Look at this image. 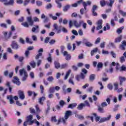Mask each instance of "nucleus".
<instances>
[{"label": "nucleus", "mask_w": 126, "mask_h": 126, "mask_svg": "<svg viewBox=\"0 0 126 126\" xmlns=\"http://www.w3.org/2000/svg\"><path fill=\"white\" fill-rule=\"evenodd\" d=\"M71 115H72V112H71V111L68 110L65 111L64 113V117L60 118L58 120V122L57 123V125H60V123H61V122L62 123H63V125H65L66 124V122L67 120L68 119L69 117L71 116Z\"/></svg>", "instance_id": "f257e3e1"}, {"label": "nucleus", "mask_w": 126, "mask_h": 126, "mask_svg": "<svg viewBox=\"0 0 126 126\" xmlns=\"http://www.w3.org/2000/svg\"><path fill=\"white\" fill-rule=\"evenodd\" d=\"M82 23H83V20H80L79 23L76 20H74L73 21L70 20L69 22V26L70 28H71L74 25L76 28H79L81 27V24H82Z\"/></svg>", "instance_id": "f03ea898"}, {"label": "nucleus", "mask_w": 126, "mask_h": 126, "mask_svg": "<svg viewBox=\"0 0 126 126\" xmlns=\"http://www.w3.org/2000/svg\"><path fill=\"white\" fill-rule=\"evenodd\" d=\"M27 20L28 23L29 24L30 26H33L34 22H39L40 20L37 17H33V20L32 19V16H29L27 17Z\"/></svg>", "instance_id": "7ed1b4c3"}, {"label": "nucleus", "mask_w": 126, "mask_h": 126, "mask_svg": "<svg viewBox=\"0 0 126 126\" xmlns=\"http://www.w3.org/2000/svg\"><path fill=\"white\" fill-rule=\"evenodd\" d=\"M92 3V2L89 0L87 1L86 2H83V6L84 7V8H82L80 10V12L82 15H83V14H84V11L87 10V5H91Z\"/></svg>", "instance_id": "20e7f679"}, {"label": "nucleus", "mask_w": 126, "mask_h": 126, "mask_svg": "<svg viewBox=\"0 0 126 126\" xmlns=\"http://www.w3.org/2000/svg\"><path fill=\"white\" fill-rule=\"evenodd\" d=\"M110 3H108L107 1H105V0H102L100 1V4L102 7L105 6L106 4L108 6H110V7H112L113 6V4L115 2V0H109Z\"/></svg>", "instance_id": "39448f33"}, {"label": "nucleus", "mask_w": 126, "mask_h": 126, "mask_svg": "<svg viewBox=\"0 0 126 126\" xmlns=\"http://www.w3.org/2000/svg\"><path fill=\"white\" fill-rule=\"evenodd\" d=\"M33 115H30L26 117V121L24 123V126H27V123H29V125H33L34 121L32 120Z\"/></svg>", "instance_id": "423d86ee"}, {"label": "nucleus", "mask_w": 126, "mask_h": 126, "mask_svg": "<svg viewBox=\"0 0 126 126\" xmlns=\"http://www.w3.org/2000/svg\"><path fill=\"white\" fill-rule=\"evenodd\" d=\"M19 73L20 75L21 76H23V79H22V81H26V79H27V78L28 77V74H27V72H26V71H25V69H22L19 70Z\"/></svg>", "instance_id": "0eeeda50"}, {"label": "nucleus", "mask_w": 126, "mask_h": 126, "mask_svg": "<svg viewBox=\"0 0 126 126\" xmlns=\"http://www.w3.org/2000/svg\"><path fill=\"white\" fill-rule=\"evenodd\" d=\"M1 2H3L4 5H11V6H13V4H14V0H9L8 1L7 0H0Z\"/></svg>", "instance_id": "6e6552de"}, {"label": "nucleus", "mask_w": 126, "mask_h": 126, "mask_svg": "<svg viewBox=\"0 0 126 126\" xmlns=\"http://www.w3.org/2000/svg\"><path fill=\"white\" fill-rule=\"evenodd\" d=\"M11 47L12 49H13L14 50H17L18 49H19V45H18L17 42L15 41H12Z\"/></svg>", "instance_id": "1a4fd4ad"}, {"label": "nucleus", "mask_w": 126, "mask_h": 126, "mask_svg": "<svg viewBox=\"0 0 126 126\" xmlns=\"http://www.w3.org/2000/svg\"><path fill=\"white\" fill-rule=\"evenodd\" d=\"M3 34L4 35V38L5 40H8L10 37H11V35H12V32H10L9 33L7 34V32H3Z\"/></svg>", "instance_id": "9d476101"}, {"label": "nucleus", "mask_w": 126, "mask_h": 126, "mask_svg": "<svg viewBox=\"0 0 126 126\" xmlns=\"http://www.w3.org/2000/svg\"><path fill=\"white\" fill-rule=\"evenodd\" d=\"M53 27L54 28V30H56L57 34H60L61 33V31H62V29H61V27H59L58 24L55 23L53 25Z\"/></svg>", "instance_id": "9b49d317"}, {"label": "nucleus", "mask_w": 126, "mask_h": 126, "mask_svg": "<svg viewBox=\"0 0 126 126\" xmlns=\"http://www.w3.org/2000/svg\"><path fill=\"white\" fill-rule=\"evenodd\" d=\"M111 118H112L111 115H109L107 117L102 118L100 119L99 123H105V122H108V121H110V120H111Z\"/></svg>", "instance_id": "f8f14e48"}, {"label": "nucleus", "mask_w": 126, "mask_h": 126, "mask_svg": "<svg viewBox=\"0 0 126 126\" xmlns=\"http://www.w3.org/2000/svg\"><path fill=\"white\" fill-rule=\"evenodd\" d=\"M43 52H44V49H43V48H40L38 50V54L35 56V60H39L40 57L43 56Z\"/></svg>", "instance_id": "ddd939ff"}, {"label": "nucleus", "mask_w": 126, "mask_h": 126, "mask_svg": "<svg viewBox=\"0 0 126 126\" xmlns=\"http://www.w3.org/2000/svg\"><path fill=\"white\" fill-rule=\"evenodd\" d=\"M103 23V20H99L97 22V27L96 28V30H100V29H102V28L103 26H102V24Z\"/></svg>", "instance_id": "4468645a"}, {"label": "nucleus", "mask_w": 126, "mask_h": 126, "mask_svg": "<svg viewBox=\"0 0 126 126\" xmlns=\"http://www.w3.org/2000/svg\"><path fill=\"white\" fill-rule=\"evenodd\" d=\"M18 94L20 99L21 100H24V99H25V95L24 94V92L21 91H19Z\"/></svg>", "instance_id": "2eb2a0df"}, {"label": "nucleus", "mask_w": 126, "mask_h": 126, "mask_svg": "<svg viewBox=\"0 0 126 126\" xmlns=\"http://www.w3.org/2000/svg\"><path fill=\"white\" fill-rule=\"evenodd\" d=\"M63 56H66L65 60L66 61H69V60H70V59H71V56H70V55L68 54V53L66 51H64L63 53Z\"/></svg>", "instance_id": "dca6fc26"}, {"label": "nucleus", "mask_w": 126, "mask_h": 126, "mask_svg": "<svg viewBox=\"0 0 126 126\" xmlns=\"http://www.w3.org/2000/svg\"><path fill=\"white\" fill-rule=\"evenodd\" d=\"M7 100H9L10 102V104L12 105L13 103H14V101L13 100V96L12 95H9L7 96Z\"/></svg>", "instance_id": "f3484780"}, {"label": "nucleus", "mask_w": 126, "mask_h": 126, "mask_svg": "<svg viewBox=\"0 0 126 126\" xmlns=\"http://www.w3.org/2000/svg\"><path fill=\"white\" fill-rule=\"evenodd\" d=\"M34 49V47L33 46H30L28 48V50L25 52V56L26 57H28V56H29V51H32V50H33Z\"/></svg>", "instance_id": "a211bd4d"}, {"label": "nucleus", "mask_w": 126, "mask_h": 126, "mask_svg": "<svg viewBox=\"0 0 126 126\" xmlns=\"http://www.w3.org/2000/svg\"><path fill=\"white\" fill-rule=\"evenodd\" d=\"M38 29H39V26H34L32 29V31L33 33H39V31H38Z\"/></svg>", "instance_id": "6ab92c4d"}, {"label": "nucleus", "mask_w": 126, "mask_h": 126, "mask_svg": "<svg viewBox=\"0 0 126 126\" xmlns=\"http://www.w3.org/2000/svg\"><path fill=\"white\" fill-rule=\"evenodd\" d=\"M125 46H126V41L124 40L122 42V44L120 45V48L121 50H126V47H125Z\"/></svg>", "instance_id": "aec40b11"}, {"label": "nucleus", "mask_w": 126, "mask_h": 126, "mask_svg": "<svg viewBox=\"0 0 126 126\" xmlns=\"http://www.w3.org/2000/svg\"><path fill=\"white\" fill-rule=\"evenodd\" d=\"M13 82L18 86L20 85V81H19V79L17 77L14 78V79L13 80Z\"/></svg>", "instance_id": "412c9836"}, {"label": "nucleus", "mask_w": 126, "mask_h": 126, "mask_svg": "<svg viewBox=\"0 0 126 126\" xmlns=\"http://www.w3.org/2000/svg\"><path fill=\"white\" fill-rule=\"evenodd\" d=\"M122 39H123V36L119 35L115 38L114 42L115 43H120L122 41Z\"/></svg>", "instance_id": "4be33fe9"}, {"label": "nucleus", "mask_w": 126, "mask_h": 126, "mask_svg": "<svg viewBox=\"0 0 126 126\" xmlns=\"http://www.w3.org/2000/svg\"><path fill=\"white\" fill-rule=\"evenodd\" d=\"M6 86L9 88V91L10 93H11V91L12 90L13 86L10 85V82H7V83H6Z\"/></svg>", "instance_id": "5701e85b"}, {"label": "nucleus", "mask_w": 126, "mask_h": 126, "mask_svg": "<svg viewBox=\"0 0 126 126\" xmlns=\"http://www.w3.org/2000/svg\"><path fill=\"white\" fill-rule=\"evenodd\" d=\"M70 8V5L67 4L63 6V11L64 12H66L67 10H68Z\"/></svg>", "instance_id": "b1692460"}, {"label": "nucleus", "mask_w": 126, "mask_h": 126, "mask_svg": "<svg viewBox=\"0 0 126 126\" xmlns=\"http://www.w3.org/2000/svg\"><path fill=\"white\" fill-rule=\"evenodd\" d=\"M119 80L120 81V85H123V82L126 81V78L125 77L120 76L119 77Z\"/></svg>", "instance_id": "393cba45"}, {"label": "nucleus", "mask_w": 126, "mask_h": 126, "mask_svg": "<svg viewBox=\"0 0 126 126\" xmlns=\"http://www.w3.org/2000/svg\"><path fill=\"white\" fill-rule=\"evenodd\" d=\"M77 106V104H76V103H72L69 104L67 108L68 109H69V108L73 109V108H75V107H76Z\"/></svg>", "instance_id": "a878e982"}, {"label": "nucleus", "mask_w": 126, "mask_h": 126, "mask_svg": "<svg viewBox=\"0 0 126 126\" xmlns=\"http://www.w3.org/2000/svg\"><path fill=\"white\" fill-rule=\"evenodd\" d=\"M46 100V97L45 96H42L38 99V102L40 105H43L44 104L43 103V101H45Z\"/></svg>", "instance_id": "bb28decb"}, {"label": "nucleus", "mask_w": 126, "mask_h": 126, "mask_svg": "<svg viewBox=\"0 0 126 126\" xmlns=\"http://www.w3.org/2000/svg\"><path fill=\"white\" fill-rule=\"evenodd\" d=\"M70 72H71V70L69 69L66 73V74L64 77V80H66L68 78V77L69 76V74H70Z\"/></svg>", "instance_id": "cd10ccee"}, {"label": "nucleus", "mask_w": 126, "mask_h": 126, "mask_svg": "<svg viewBox=\"0 0 126 126\" xmlns=\"http://www.w3.org/2000/svg\"><path fill=\"white\" fill-rule=\"evenodd\" d=\"M47 61L48 62V63H52L53 62L52 54H51L50 53L49 54V57L47 58Z\"/></svg>", "instance_id": "c85d7f7f"}, {"label": "nucleus", "mask_w": 126, "mask_h": 126, "mask_svg": "<svg viewBox=\"0 0 126 126\" xmlns=\"http://www.w3.org/2000/svg\"><path fill=\"white\" fill-rule=\"evenodd\" d=\"M92 115L94 116V117H95L96 122H99V121H100L101 117L100 116H97V114L96 113H93Z\"/></svg>", "instance_id": "c756f323"}, {"label": "nucleus", "mask_w": 126, "mask_h": 126, "mask_svg": "<svg viewBox=\"0 0 126 126\" xmlns=\"http://www.w3.org/2000/svg\"><path fill=\"white\" fill-rule=\"evenodd\" d=\"M54 64H55V68H57V69H58V68H61V65L60 64V63L57 61H55Z\"/></svg>", "instance_id": "7c9ffc66"}, {"label": "nucleus", "mask_w": 126, "mask_h": 126, "mask_svg": "<svg viewBox=\"0 0 126 126\" xmlns=\"http://www.w3.org/2000/svg\"><path fill=\"white\" fill-rule=\"evenodd\" d=\"M84 107H85V104L81 103L80 104H79L78 106L77 109H78V110H82V109H83V108H84Z\"/></svg>", "instance_id": "2f4dec72"}, {"label": "nucleus", "mask_w": 126, "mask_h": 126, "mask_svg": "<svg viewBox=\"0 0 126 126\" xmlns=\"http://www.w3.org/2000/svg\"><path fill=\"white\" fill-rule=\"evenodd\" d=\"M55 2L57 4V7H58V8H62L63 5H62V3H61L60 1L56 0Z\"/></svg>", "instance_id": "473e14b6"}, {"label": "nucleus", "mask_w": 126, "mask_h": 126, "mask_svg": "<svg viewBox=\"0 0 126 126\" xmlns=\"http://www.w3.org/2000/svg\"><path fill=\"white\" fill-rule=\"evenodd\" d=\"M98 111L99 113L103 114L105 113V111L104 110V108L101 106H98Z\"/></svg>", "instance_id": "72a5a7b5"}, {"label": "nucleus", "mask_w": 126, "mask_h": 126, "mask_svg": "<svg viewBox=\"0 0 126 126\" xmlns=\"http://www.w3.org/2000/svg\"><path fill=\"white\" fill-rule=\"evenodd\" d=\"M97 52H98V48H95L94 49V50H92L91 52V56H94V54H95V53H97Z\"/></svg>", "instance_id": "f704fd0d"}, {"label": "nucleus", "mask_w": 126, "mask_h": 126, "mask_svg": "<svg viewBox=\"0 0 126 126\" xmlns=\"http://www.w3.org/2000/svg\"><path fill=\"white\" fill-rule=\"evenodd\" d=\"M30 64L31 65V66L32 67V68H35L36 67V63L34 61H32Z\"/></svg>", "instance_id": "c9c22d12"}, {"label": "nucleus", "mask_w": 126, "mask_h": 126, "mask_svg": "<svg viewBox=\"0 0 126 126\" xmlns=\"http://www.w3.org/2000/svg\"><path fill=\"white\" fill-rule=\"evenodd\" d=\"M101 106L102 108H105V107H108V104L106 101H103L101 103Z\"/></svg>", "instance_id": "e433bc0d"}, {"label": "nucleus", "mask_w": 126, "mask_h": 126, "mask_svg": "<svg viewBox=\"0 0 126 126\" xmlns=\"http://www.w3.org/2000/svg\"><path fill=\"white\" fill-rule=\"evenodd\" d=\"M68 83L69 84H71L72 85H74V82H73V78L70 77L68 80Z\"/></svg>", "instance_id": "4c0bfd02"}, {"label": "nucleus", "mask_w": 126, "mask_h": 126, "mask_svg": "<svg viewBox=\"0 0 126 126\" xmlns=\"http://www.w3.org/2000/svg\"><path fill=\"white\" fill-rule=\"evenodd\" d=\"M26 41L28 44H33V41L31 40H30V38L29 37H26Z\"/></svg>", "instance_id": "58836bf2"}, {"label": "nucleus", "mask_w": 126, "mask_h": 126, "mask_svg": "<svg viewBox=\"0 0 126 126\" xmlns=\"http://www.w3.org/2000/svg\"><path fill=\"white\" fill-rule=\"evenodd\" d=\"M110 24L113 27L116 26V23H115V20H114V19H111L110 21Z\"/></svg>", "instance_id": "ea45409f"}, {"label": "nucleus", "mask_w": 126, "mask_h": 126, "mask_svg": "<svg viewBox=\"0 0 126 126\" xmlns=\"http://www.w3.org/2000/svg\"><path fill=\"white\" fill-rule=\"evenodd\" d=\"M49 93H55V88L54 87H50L48 91Z\"/></svg>", "instance_id": "a19ab883"}, {"label": "nucleus", "mask_w": 126, "mask_h": 126, "mask_svg": "<svg viewBox=\"0 0 126 126\" xmlns=\"http://www.w3.org/2000/svg\"><path fill=\"white\" fill-rule=\"evenodd\" d=\"M97 68H102L103 67V63L102 62H99L97 64Z\"/></svg>", "instance_id": "79ce46f5"}, {"label": "nucleus", "mask_w": 126, "mask_h": 126, "mask_svg": "<svg viewBox=\"0 0 126 126\" xmlns=\"http://www.w3.org/2000/svg\"><path fill=\"white\" fill-rule=\"evenodd\" d=\"M89 79L91 81H93L94 79H95V75L94 74H92L90 76Z\"/></svg>", "instance_id": "37998d69"}, {"label": "nucleus", "mask_w": 126, "mask_h": 126, "mask_svg": "<svg viewBox=\"0 0 126 126\" xmlns=\"http://www.w3.org/2000/svg\"><path fill=\"white\" fill-rule=\"evenodd\" d=\"M67 65H68V64L67 63L63 64L61 65H60V68H65V67H67Z\"/></svg>", "instance_id": "c03bdc74"}, {"label": "nucleus", "mask_w": 126, "mask_h": 126, "mask_svg": "<svg viewBox=\"0 0 126 126\" xmlns=\"http://www.w3.org/2000/svg\"><path fill=\"white\" fill-rule=\"evenodd\" d=\"M22 25H23V26H24V27H26L27 28H28V27H29V26H30L29 25V23L28 24V23H27V22L23 23L22 24Z\"/></svg>", "instance_id": "a18cd8bd"}, {"label": "nucleus", "mask_w": 126, "mask_h": 126, "mask_svg": "<svg viewBox=\"0 0 126 126\" xmlns=\"http://www.w3.org/2000/svg\"><path fill=\"white\" fill-rule=\"evenodd\" d=\"M85 44L86 45V47H92V46H93V44L92 43H91L90 42H87L86 43H85Z\"/></svg>", "instance_id": "49530a36"}, {"label": "nucleus", "mask_w": 126, "mask_h": 126, "mask_svg": "<svg viewBox=\"0 0 126 126\" xmlns=\"http://www.w3.org/2000/svg\"><path fill=\"white\" fill-rule=\"evenodd\" d=\"M36 2V5H37V6H41L43 4V2L40 0H37Z\"/></svg>", "instance_id": "de8ad7c7"}, {"label": "nucleus", "mask_w": 126, "mask_h": 126, "mask_svg": "<svg viewBox=\"0 0 126 126\" xmlns=\"http://www.w3.org/2000/svg\"><path fill=\"white\" fill-rule=\"evenodd\" d=\"M47 81L49 82H53L54 81V77L53 76H50L48 78H47Z\"/></svg>", "instance_id": "09e8293b"}, {"label": "nucleus", "mask_w": 126, "mask_h": 126, "mask_svg": "<svg viewBox=\"0 0 126 126\" xmlns=\"http://www.w3.org/2000/svg\"><path fill=\"white\" fill-rule=\"evenodd\" d=\"M19 43H20L21 44H22L23 45H24V44H25V40H24V39H23V38L21 37L19 38Z\"/></svg>", "instance_id": "8fccbe9b"}, {"label": "nucleus", "mask_w": 126, "mask_h": 126, "mask_svg": "<svg viewBox=\"0 0 126 126\" xmlns=\"http://www.w3.org/2000/svg\"><path fill=\"white\" fill-rule=\"evenodd\" d=\"M79 35V36H83V31H82V29H80L78 30V35Z\"/></svg>", "instance_id": "3c124183"}, {"label": "nucleus", "mask_w": 126, "mask_h": 126, "mask_svg": "<svg viewBox=\"0 0 126 126\" xmlns=\"http://www.w3.org/2000/svg\"><path fill=\"white\" fill-rule=\"evenodd\" d=\"M110 54H111V56H112V58H113V59H116L117 58L116 53H115V52H114V51H111Z\"/></svg>", "instance_id": "603ef678"}, {"label": "nucleus", "mask_w": 126, "mask_h": 126, "mask_svg": "<svg viewBox=\"0 0 126 126\" xmlns=\"http://www.w3.org/2000/svg\"><path fill=\"white\" fill-rule=\"evenodd\" d=\"M126 67L125 66V65H123L121 67L120 71H126Z\"/></svg>", "instance_id": "864d4df0"}, {"label": "nucleus", "mask_w": 126, "mask_h": 126, "mask_svg": "<svg viewBox=\"0 0 126 126\" xmlns=\"http://www.w3.org/2000/svg\"><path fill=\"white\" fill-rule=\"evenodd\" d=\"M45 7H46V9H51V8L53 7V5H52V4H51V3H49L48 4H47L46 6Z\"/></svg>", "instance_id": "5fc2aeb1"}, {"label": "nucleus", "mask_w": 126, "mask_h": 126, "mask_svg": "<svg viewBox=\"0 0 126 126\" xmlns=\"http://www.w3.org/2000/svg\"><path fill=\"white\" fill-rule=\"evenodd\" d=\"M0 27H2L3 28H7V25L5 23H1L0 24Z\"/></svg>", "instance_id": "6e6d98bb"}, {"label": "nucleus", "mask_w": 126, "mask_h": 126, "mask_svg": "<svg viewBox=\"0 0 126 126\" xmlns=\"http://www.w3.org/2000/svg\"><path fill=\"white\" fill-rule=\"evenodd\" d=\"M72 33L73 34V35H75V36H78V32H77V31L75 30H72Z\"/></svg>", "instance_id": "4d7b16f0"}, {"label": "nucleus", "mask_w": 126, "mask_h": 126, "mask_svg": "<svg viewBox=\"0 0 126 126\" xmlns=\"http://www.w3.org/2000/svg\"><path fill=\"white\" fill-rule=\"evenodd\" d=\"M123 29H124V27H121V28L118 29L117 31V33H118V34H121L122 32Z\"/></svg>", "instance_id": "13d9d810"}, {"label": "nucleus", "mask_w": 126, "mask_h": 126, "mask_svg": "<svg viewBox=\"0 0 126 126\" xmlns=\"http://www.w3.org/2000/svg\"><path fill=\"white\" fill-rule=\"evenodd\" d=\"M47 106V109L45 111L46 114H48L50 110L51 109V106L50 105V104H48Z\"/></svg>", "instance_id": "bf43d9fd"}, {"label": "nucleus", "mask_w": 126, "mask_h": 126, "mask_svg": "<svg viewBox=\"0 0 126 126\" xmlns=\"http://www.w3.org/2000/svg\"><path fill=\"white\" fill-rule=\"evenodd\" d=\"M49 17L52 18L53 20H57L58 19V17L53 16L52 14H49Z\"/></svg>", "instance_id": "052dcab7"}, {"label": "nucleus", "mask_w": 126, "mask_h": 126, "mask_svg": "<svg viewBox=\"0 0 126 126\" xmlns=\"http://www.w3.org/2000/svg\"><path fill=\"white\" fill-rule=\"evenodd\" d=\"M65 104V103L64 102V101L63 100H61L59 102V105L60 106H61V107H63V105Z\"/></svg>", "instance_id": "680f3d73"}, {"label": "nucleus", "mask_w": 126, "mask_h": 126, "mask_svg": "<svg viewBox=\"0 0 126 126\" xmlns=\"http://www.w3.org/2000/svg\"><path fill=\"white\" fill-rule=\"evenodd\" d=\"M105 45H106V43L105 42H103L100 43V46L101 49H104L105 48Z\"/></svg>", "instance_id": "e2e57ef3"}, {"label": "nucleus", "mask_w": 126, "mask_h": 126, "mask_svg": "<svg viewBox=\"0 0 126 126\" xmlns=\"http://www.w3.org/2000/svg\"><path fill=\"white\" fill-rule=\"evenodd\" d=\"M97 7H98V6H97V5H94L93 6V8H92V11H95V10H97Z\"/></svg>", "instance_id": "0e129e2a"}, {"label": "nucleus", "mask_w": 126, "mask_h": 126, "mask_svg": "<svg viewBox=\"0 0 126 126\" xmlns=\"http://www.w3.org/2000/svg\"><path fill=\"white\" fill-rule=\"evenodd\" d=\"M101 42V38L98 37L95 40L94 44H99Z\"/></svg>", "instance_id": "69168bd1"}, {"label": "nucleus", "mask_w": 126, "mask_h": 126, "mask_svg": "<svg viewBox=\"0 0 126 126\" xmlns=\"http://www.w3.org/2000/svg\"><path fill=\"white\" fill-rule=\"evenodd\" d=\"M107 87L109 90H112L113 89V84H108Z\"/></svg>", "instance_id": "338daca9"}, {"label": "nucleus", "mask_w": 126, "mask_h": 126, "mask_svg": "<svg viewBox=\"0 0 126 126\" xmlns=\"http://www.w3.org/2000/svg\"><path fill=\"white\" fill-rule=\"evenodd\" d=\"M126 60L125 59V57L124 56H122L120 57V62L121 63H124L125 62Z\"/></svg>", "instance_id": "774afa93"}]
</instances>
